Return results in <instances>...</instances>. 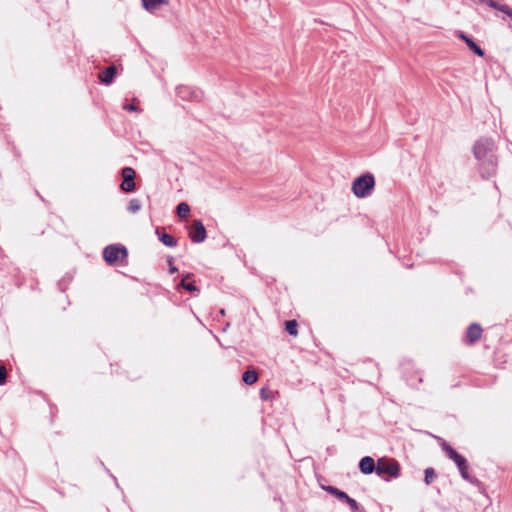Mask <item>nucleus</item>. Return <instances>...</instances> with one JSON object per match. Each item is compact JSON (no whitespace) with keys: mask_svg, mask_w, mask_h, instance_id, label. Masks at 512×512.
<instances>
[{"mask_svg":"<svg viewBox=\"0 0 512 512\" xmlns=\"http://www.w3.org/2000/svg\"><path fill=\"white\" fill-rule=\"evenodd\" d=\"M344 501L350 506V508L353 512L358 511V503L354 499L347 496Z\"/></svg>","mask_w":512,"mask_h":512,"instance_id":"obj_23","label":"nucleus"},{"mask_svg":"<svg viewBox=\"0 0 512 512\" xmlns=\"http://www.w3.org/2000/svg\"><path fill=\"white\" fill-rule=\"evenodd\" d=\"M266 392H267V391H266V389H262V390H261V397H262L263 399H267V398H268V396H267V393H266Z\"/></svg>","mask_w":512,"mask_h":512,"instance_id":"obj_26","label":"nucleus"},{"mask_svg":"<svg viewBox=\"0 0 512 512\" xmlns=\"http://www.w3.org/2000/svg\"><path fill=\"white\" fill-rule=\"evenodd\" d=\"M160 241L165 245V246H168V247H174L176 246V240L169 234L167 233H163L161 236H160Z\"/></svg>","mask_w":512,"mask_h":512,"instance_id":"obj_17","label":"nucleus"},{"mask_svg":"<svg viewBox=\"0 0 512 512\" xmlns=\"http://www.w3.org/2000/svg\"><path fill=\"white\" fill-rule=\"evenodd\" d=\"M176 94L184 101L200 102L203 99V92L200 89L186 85L178 86Z\"/></svg>","mask_w":512,"mask_h":512,"instance_id":"obj_6","label":"nucleus"},{"mask_svg":"<svg viewBox=\"0 0 512 512\" xmlns=\"http://www.w3.org/2000/svg\"><path fill=\"white\" fill-rule=\"evenodd\" d=\"M181 287H183L185 290L189 291V292H195L197 291V287L193 284V283H188L186 282V278H184L182 281H181Z\"/></svg>","mask_w":512,"mask_h":512,"instance_id":"obj_20","label":"nucleus"},{"mask_svg":"<svg viewBox=\"0 0 512 512\" xmlns=\"http://www.w3.org/2000/svg\"><path fill=\"white\" fill-rule=\"evenodd\" d=\"M117 73L118 67L116 65H111L103 72L102 75H98V79L101 83L105 85H110L113 82Z\"/></svg>","mask_w":512,"mask_h":512,"instance_id":"obj_10","label":"nucleus"},{"mask_svg":"<svg viewBox=\"0 0 512 512\" xmlns=\"http://www.w3.org/2000/svg\"><path fill=\"white\" fill-rule=\"evenodd\" d=\"M375 186L374 176L370 173L361 175L352 183V191L358 198H365L372 193Z\"/></svg>","mask_w":512,"mask_h":512,"instance_id":"obj_4","label":"nucleus"},{"mask_svg":"<svg viewBox=\"0 0 512 512\" xmlns=\"http://www.w3.org/2000/svg\"><path fill=\"white\" fill-rule=\"evenodd\" d=\"M481 334H482L481 327L477 324H472L469 326V328L467 330L466 338L470 343H473L481 337Z\"/></svg>","mask_w":512,"mask_h":512,"instance_id":"obj_12","label":"nucleus"},{"mask_svg":"<svg viewBox=\"0 0 512 512\" xmlns=\"http://www.w3.org/2000/svg\"><path fill=\"white\" fill-rule=\"evenodd\" d=\"M141 208H142L141 201L136 198L131 199L127 206V210L132 214L137 213L138 211L141 210Z\"/></svg>","mask_w":512,"mask_h":512,"instance_id":"obj_15","label":"nucleus"},{"mask_svg":"<svg viewBox=\"0 0 512 512\" xmlns=\"http://www.w3.org/2000/svg\"><path fill=\"white\" fill-rule=\"evenodd\" d=\"M189 237L194 243L205 241L207 234L203 223L200 220H194L189 231Z\"/></svg>","mask_w":512,"mask_h":512,"instance_id":"obj_8","label":"nucleus"},{"mask_svg":"<svg viewBox=\"0 0 512 512\" xmlns=\"http://www.w3.org/2000/svg\"><path fill=\"white\" fill-rule=\"evenodd\" d=\"M286 331L293 336L297 335V322L295 320L286 321Z\"/></svg>","mask_w":512,"mask_h":512,"instance_id":"obj_19","label":"nucleus"},{"mask_svg":"<svg viewBox=\"0 0 512 512\" xmlns=\"http://www.w3.org/2000/svg\"><path fill=\"white\" fill-rule=\"evenodd\" d=\"M435 477V472L432 468H427L425 470V482L429 484L433 478Z\"/></svg>","mask_w":512,"mask_h":512,"instance_id":"obj_22","label":"nucleus"},{"mask_svg":"<svg viewBox=\"0 0 512 512\" xmlns=\"http://www.w3.org/2000/svg\"><path fill=\"white\" fill-rule=\"evenodd\" d=\"M128 256L125 246L120 244L108 245L103 250V258L110 266L123 264Z\"/></svg>","mask_w":512,"mask_h":512,"instance_id":"obj_2","label":"nucleus"},{"mask_svg":"<svg viewBox=\"0 0 512 512\" xmlns=\"http://www.w3.org/2000/svg\"><path fill=\"white\" fill-rule=\"evenodd\" d=\"M460 38L465 41L467 46L478 56L482 57L484 55V51L469 37L465 34H461Z\"/></svg>","mask_w":512,"mask_h":512,"instance_id":"obj_13","label":"nucleus"},{"mask_svg":"<svg viewBox=\"0 0 512 512\" xmlns=\"http://www.w3.org/2000/svg\"><path fill=\"white\" fill-rule=\"evenodd\" d=\"M123 109L129 112H139L140 109L135 104H124Z\"/></svg>","mask_w":512,"mask_h":512,"instance_id":"obj_25","label":"nucleus"},{"mask_svg":"<svg viewBox=\"0 0 512 512\" xmlns=\"http://www.w3.org/2000/svg\"><path fill=\"white\" fill-rule=\"evenodd\" d=\"M359 469L363 474H371L376 471L375 461L370 456L363 457L359 462Z\"/></svg>","mask_w":512,"mask_h":512,"instance_id":"obj_11","label":"nucleus"},{"mask_svg":"<svg viewBox=\"0 0 512 512\" xmlns=\"http://www.w3.org/2000/svg\"><path fill=\"white\" fill-rule=\"evenodd\" d=\"M442 449L445 451L446 455L456 464L462 478L471 483H476V479L469 474L467 460L447 443L442 444Z\"/></svg>","mask_w":512,"mask_h":512,"instance_id":"obj_3","label":"nucleus"},{"mask_svg":"<svg viewBox=\"0 0 512 512\" xmlns=\"http://www.w3.org/2000/svg\"><path fill=\"white\" fill-rule=\"evenodd\" d=\"M326 491H328L329 493L333 494L334 496H336L338 499H341V500H345L346 497L348 496L345 492L340 491L339 489H337L333 486H328L326 488Z\"/></svg>","mask_w":512,"mask_h":512,"instance_id":"obj_18","label":"nucleus"},{"mask_svg":"<svg viewBox=\"0 0 512 512\" xmlns=\"http://www.w3.org/2000/svg\"><path fill=\"white\" fill-rule=\"evenodd\" d=\"M490 5L494 8L499 9L500 11L506 13L509 16H512V11L510 10V8L508 6H506V5L497 6L493 1H490Z\"/></svg>","mask_w":512,"mask_h":512,"instance_id":"obj_21","label":"nucleus"},{"mask_svg":"<svg viewBox=\"0 0 512 512\" xmlns=\"http://www.w3.org/2000/svg\"><path fill=\"white\" fill-rule=\"evenodd\" d=\"M7 370L4 366H0V385H3L6 381Z\"/></svg>","mask_w":512,"mask_h":512,"instance_id":"obj_24","label":"nucleus"},{"mask_svg":"<svg viewBox=\"0 0 512 512\" xmlns=\"http://www.w3.org/2000/svg\"><path fill=\"white\" fill-rule=\"evenodd\" d=\"M493 152L494 142L488 138L478 140L473 147L478 169L483 178H489L496 173L497 162Z\"/></svg>","mask_w":512,"mask_h":512,"instance_id":"obj_1","label":"nucleus"},{"mask_svg":"<svg viewBox=\"0 0 512 512\" xmlns=\"http://www.w3.org/2000/svg\"><path fill=\"white\" fill-rule=\"evenodd\" d=\"M242 379L247 385H252L257 381L258 375L255 371L248 370L244 372Z\"/></svg>","mask_w":512,"mask_h":512,"instance_id":"obj_14","label":"nucleus"},{"mask_svg":"<svg viewBox=\"0 0 512 512\" xmlns=\"http://www.w3.org/2000/svg\"><path fill=\"white\" fill-rule=\"evenodd\" d=\"M122 183L120 184V188L123 192L130 193L136 189L135 184V170L131 167H125L121 171Z\"/></svg>","mask_w":512,"mask_h":512,"instance_id":"obj_7","label":"nucleus"},{"mask_svg":"<svg viewBox=\"0 0 512 512\" xmlns=\"http://www.w3.org/2000/svg\"><path fill=\"white\" fill-rule=\"evenodd\" d=\"M376 473L388 481L389 477L397 478L399 476L400 466L395 460L380 458L377 461Z\"/></svg>","mask_w":512,"mask_h":512,"instance_id":"obj_5","label":"nucleus"},{"mask_svg":"<svg viewBox=\"0 0 512 512\" xmlns=\"http://www.w3.org/2000/svg\"><path fill=\"white\" fill-rule=\"evenodd\" d=\"M169 3L170 0H141L142 7L151 14L169 5Z\"/></svg>","mask_w":512,"mask_h":512,"instance_id":"obj_9","label":"nucleus"},{"mask_svg":"<svg viewBox=\"0 0 512 512\" xmlns=\"http://www.w3.org/2000/svg\"><path fill=\"white\" fill-rule=\"evenodd\" d=\"M176 270H177L176 267H171L170 272L174 273V272H176Z\"/></svg>","mask_w":512,"mask_h":512,"instance_id":"obj_27","label":"nucleus"},{"mask_svg":"<svg viewBox=\"0 0 512 512\" xmlns=\"http://www.w3.org/2000/svg\"><path fill=\"white\" fill-rule=\"evenodd\" d=\"M190 212V207L188 204L182 202L180 204H178L177 206V215L180 217V218H186L188 216Z\"/></svg>","mask_w":512,"mask_h":512,"instance_id":"obj_16","label":"nucleus"}]
</instances>
